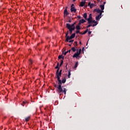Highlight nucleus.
Instances as JSON below:
<instances>
[{
	"mask_svg": "<svg viewBox=\"0 0 130 130\" xmlns=\"http://www.w3.org/2000/svg\"><path fill=\"white\" fill-rule=\"evenodd\" d=\"M61 84H58L57 89L58 90V93H64V95L67 94V88H63V86H61L62 84H64L67 82V79L64 78L63 79L60 80Z\"/></svg>",
	"mask_w": 130,
	"mask_h": 130,
	"instance_id": "obj_1",
	"label": "nucleus"
},
{
	"mask_svg": "<svg viewBox=\"0 0 130 130\" xmlns=\"http://www.w3.org/2000/svg\"><path fill=\"white\" fill-rule=\"evenodd\" d=\"M56 75L58 81V84H59V85H60V77H61V73H59V71H58V70H57L56 72Z\"/></svg>",
	"mask_w": 130,
	"mask_h": 130,
	"instance_id": "obj_2",
	"label": "nucleus"
},
{
	"mask_svg": "<svg viewBox=\"0 0 130 130\" xmlns=\"http://www.w3.org/2000/svg\"><path fill=\"white\" fill-rule=\"evenodd\" d=\"M66 25L70 27V29L72 31H74L75 29H76V26H71V24L70 23H67Z\"/></svg>",
	"mask_w": 130,
	"mask_h": 130,
	"instance_id": "obj_3",
	"label": "nucleus"
},
{
	"mask_svg": "<svg viewBox=\"0 0 130 130\" xmlns=\"http://www.w3.org/2000/svg\"><path fill=\"white\" fill-rule=\"evenodd\" d=\"M68 7H66V9L64 10V16L67 17L69 15V12H68Z\"/></svg>",
	"mask_w": 130,
	"mask_h": 130,
	"instance_id": "obj_4",
	"label": "nucleus"
},
{
	"mask_svg": "<svg viewBox=\"0 0 130 130\" xmlns=\"http://www.w3.org/2000/svg\"><path fill=\"white\" fill-rule=\"evenodd\" d=\"M65 38H66V42H69V40L73 39V38L71 36L70 37L67 36V37H65Z\"/></svg>",
	"mask_w": 130,
	"mask_h": 130,
	"instance_id": "obj_5",
	"label": "nucleus"
},
{
	"mask_svg": "<svg viewBox=\"0 0 130 130\" xmlns=\"http://www.w3.org/2000/svg\"><path fill=\"white\" fill-rule=\"evenodd\" d=\"M29 104V103L27 101H23L22 104L21 105L22 106H27V105H28Z\"/></svg>",
	"mask_w": 130,
	"mask_h": 130,
	"instance_id": "obj_6",
	"label": "nucleus"
},
{
	"mask_svg": "<svg viewBox=\"0 0 130 130\" xmlns=\"http://www.w3.org/2000/svg\"><path fill=\"white\" fill-rule=\"evenodd\" d=\"M73 58H75V57L77 59H79V58L80 57V55H79L78 54L74 53V54L73 56Z\"/></svg>",
	"mask_w": 130,
	"mask_h": 130,
	"instance_id": "obj_7",
	"label": "nucleus"
},
{
	"mask_svg": "<svg viewBox=\"0 0 130 130\" xmlns=\"http://www.w3.org/2000/svg\"><path fill=\"white\" fill-rule=\"evenodd\" d=\"M71 12L73 13H76L77 12V9L75 7H71Z\"/></svg>",
	"mask_w": 130,
	"mask_h": 130,
	"instance_id": "obj_8",
	"label": "nucleus"
},
{
	"mask_svg": "<svg viewBox=\"0 0 130 130\" xmlns=\"http://www.w3.org/2000/svg\"><path fill=\"white\" fill-rule=\"evenodd\" d=\"M77 52L75 53L76 54H78L80 55V54H81V53H82V49H80L79 50L77 49L76 50Z\"/></svg>",
	"mask_w": 130,
	"mask_h": 130,
	"instance_id": "obj_9",
	"label": "nucleus"
},
{
	"mask_svg": "<svg viewBox=\"0 0 130 130\" xmlns=\"http://www.w3.org/2000/svg\"><path fill=\"white\" fill-rule=\"evenodd\" d=\"M102 15L99 14L98 16H97L95 17V19L96 20V21H99L100 20L101 18H102Z\"/></svg>",
	"mask_w": 130,
	"mask_h": 130,
	"instance_id": "obj_10",
	"label": "nucleus"
},
{
	"mask_svg": "<svg viewBox=\"0 0 130 130\" xmlns=\"http://www.w3.org/2000/svg\"><path fill=\"white\" fill-rule=\"evenodd\" d=\"M92 23H94L92 25V27H95V26H97V25H98V22H97V21H96L95 20H92Z\"/></svg>",
	"mask_w": 130,
	"mask_h": 130,
	"instance_id": "obj_11",
	"label": "nucleus"
},
{
	"mask_svg": "<svg viewBox=\"0 0 130 130\" xmlns=\"http://www.w3.org/2000/svg\"><path fill=\"white\" fill-rule=\"evenodd\" d=\"M95 12H96V13L100 14V12H101V10L99 9H95L93 10V12L95 13Z\"/></svg>",
	"mask_w": 130,
	"mask_h": 130,
	"instance_id": "obj_12",
	"label": "nucleus"
},
{
	"mask_svg": "<svg viewBox=\"0 0 130 130\" xmlns=\"http://www.w3.org/2000/svg\"><path fill=\"white\" fill-rule=\"evenodd\" d=\"M79 22L81 23V24H84V23H86V20L84 19H80L79 20Z\"/></svg>",
	"mask_w": 130,
	"mask_h": 130,
	"instance_id": "obj_13",
	"label": "nucleus"
},
{
	"mask_svg": "<svg viewBox=\"0 0 130 130\" xmlns=\"http://www.w3.org/2000/svg\"><path fill=\"white\" fill-rule=\"evenodd\" d=\"M85 4H86V2H81L80 3V7H84L85 6Z\"/></svg>",
	"mask_w": 130,
	"mask_h": 130,
	"instance_id": "obj_14",
	"label": "nucleus"
},
{
	"mask_svg": "<svg viewBox=\"0 0 130 130\" xmlns=\"http://www.w3.org/2000/svg\"><path fill=\"white\" fill-rule=\"evenodd\" d=\"M66 27L69 30L70 34L72 35L73 34V30L70 29V26H68L66 25Z\"/></svg>",
	"mask_w": 130,
	"mask_h": 130,
	"instance_id": "obj_15",
	"label": "nucleus"
},
{
	"mask_svg": "<svg viewBox=\"0 0 130 130\" xmlns=\"http://www.w3.org/2000/svg\"><path fill=\"white\" fill-rule=\"evenodd\" d=\"M77 47L75 46L74 47H72L71 48V50H72L73 51V52H76V51L77 50Z\"/></svg>",
	"mask_w": 130,
	"mask_h": 130,
	"instance_id": "obj_16",
	"label": "nucleus"
},
{
	"mask_svg": "<svg viewBox=\"0 0 130 130\" xmlns=\"http://www.w3.org/2000/svg\"><path fill=\"white\" fill-rule=\"evenodd\" d=\"M55 69H56L57 71H59V62H57V66Z\"/></svg>",
	"mask_w": 130,
	"mask_h": 130,
	"instance_id": "obj_17",
	"label": "nucleus"
},
{
	"mask_svg": "<svg viewBox=\"0 0 130 130\" xmlns=\"http://www.w3.org/2000/svg\"><path fill=\"white\" fill-rule=\"evenodd\" d=\"M88 22V24H92L93 23V20L92 19H87V20Z\"/></svg>",
	"mask_w": 130,
	"mask_h": 130,
	"instance_id": "obj_18",
	"label": "nucleus"
},
{
	"mask_svg": "<svg viewBox=\"0 0 130 130\" xmlns=\"http://www.w3.org/2000/svg\"><path fill=\"white\" fill-rule=\"evenodd\" d=\"M87 13H85L84 14H83V18H84L85 20H88L87 18Z\"/></svg>",
	"mask_w": 130,
	"mask_h": 130,
	"instance_id": "obj_19",
	"label": "nucleus"
},
{
	"mask_svg": "<svg viewBox=\"0 0 130 130\" xmlns=\"http://www.w3.org/2000/svg\"><path fill=\"white\" fill-rule=\"evenodd\" d=\"M59 59H60L61 58H62V60H63L64 59V57L62 56V55H60L58 57Z\"/></svg>",
	"mask_w": 130,
	"mask_h": 130,
	"instance_id": "obj_20",
	"label": "nucleus"
},
{
	"mask_svg": "<svg viewBox=\"0 0 130 130\" xmlns=\"http://www.w3.org/2000/svg\"><path fill=\"white\" fill-rule=\"evenodd\" d=\"M88 29H86L82 34H81L82 35H85L86 33L88 32Z\"/></svg>",
	"mask_w": 130,
	"mask_h": 130,
	"instance_id": "obj_21",
	"label": "nucleus"
},
{
	"mask_svg": "<svg viewBox=\"0 0 130 130\" xmlns=\"http://www.w3.org/2000/svg\"><path fill=\"white\" fill-rule=\"evenodd\" d=\"M30 118H31V117L30 116H28V117L25 118V121H26V122L29 121V120H30Z\"/></svg>",
	"mask_w": 130,
	"mask_h": 130,
	"instance_id": "obj_22",
	"label": "nucleus"
},
{
	"mask_svg": "<svg viewBox=\"0 0 130 130\" xmlns=\"http://www.w3.org/2000/svg\"><path fill=\"white\" fill-rule=\"evenodd\" d=\"M75 28L76 30H81V26L79 25H77Z\"/></svg>",
	"mask_w": 130,
	"mask_h": 130,
	"instance_id": "obj_23",
	"label": "nucleus"
},
{
	"mask_svg": "<svg viewBox=\"0 0 130 130\" xmlns=\"http://www.w3.org/2000/svg\"><path fill=\"white\" fill-rule=\"evenodd\" d=\"M78 64H79V62H76V63H75V65L74 66V69H77V68H78Z\"/></svg>",
	"mask_w": 130,
	"mask_h": 130,
	"instance_id": "obj_24",
	"label": "nucleus"
},
{
	"mask_svg": "<svg viewBox=\"0 0 130 130\" xmlns=\"http://www.w3.org/2000/svg\"><path fill=\"white\" fill-rule=\"evenodd\" d=\"M93 18L92 17V14H90L89 15V18L87 19L92 20Z\"/></svg>",
	"mask_w": 130,
	"mask_h": 130,
	"instance_id": "obj_25",
	"label": "nucleus"
},
{
	"mask_svg": "<svg viewBox=\"0 0 130 130\" xmlns=\"http://www.w3.org/2000/svg\"><path fill=\"white\" fill-rule=\"evenodd\" d=\"M71 70H69L68 71V78L69 79H70V78H71Z\"/></svg>",
	"mask_w": 130,
	"mask_h": 130,
	"instance_id": "obj_26",
	"label": "nucleus"
},
{
	"mask_svg": "<svg viewBox=\"0 0 130 130\" xmlns=\"http://www.w3.org/2000/svg\"><path fill=\"white\" fill-rule=\"evenodd\" d=\"M100 7L101 8V10L102 11H103V10H104V5H101L100 6Z\"/></svg>",
	"mask_w": 130,
	"mask_h": 130,
	"instance_id": "obj_27",
	"label": "nucleus"
},
{
	"mask_svg": "<svg viewBox=\"0 0 130 130\" xmlns=\"http://www.w3.org/2000/svg\"><path fill=\"white\" fill-rule=\"evenodd\" d=\"M71 37L72 38V39L73 38H75V37H76V33H73L71 36Z\"/></svg>",
	"mask_w": 130,
	"mask_h": 130,
	"instance_id": "obj_28",
	"label": "nucleus"
},
{
	"mask_svg": "<svg viewBox=\"0 0 130 130\" xmlns=\"http://www.w3.org/2000/svg\"><path fill=\"white\" fill-rule=\"evenodd\" d=\"M93 27V25H92V24H88V25L87 26H86V28H90V27Z\"/></svg>",
	"mask_w": 130,
	"mask_h": 130,
	"instance_id": "obj_29",
	"label": "nucleus"
},
{
	"mask_svg": "<svg viewBox=\"0 0 130 130\" xmlns=\"http://www.w3.org/2000/svg\"><path fill=\"white\" fill-rule=\"evenodd\" d=\"M68 52H69V53H71V50H68V51L65 52L64 53V55H67V53H68Z\"/></svg>",
	"mask_w": 130,
	"mask_h": 130,
	"instance_id": "obj_30",
	"label": "nucleus"
},
{
	"mask_svg": "<svg viewBox=\"0 0 130 130\" xmlns=\"http://www.w3.org/2000/svg\"><path fill=\"white\" fill-rule=\"evenodd\" d=\"M77 23V22H74L73 24L71 25V27H76L75 25Z\"/></svg>",
	"mask_w": 130,
	"mask_h": 130,
	"instance_id": "obj_31",
	"label": "nucleus"
},
{
	"mask_svg": "<svg viewBox=\"0 0 130 130\" xmlns=\"http://www.w3.org/2000/svg\"><path fill=\"white\" fill-rule=\"evenodd\" d=\"M62 64H63V60H61V62L60 63V67L62 66Z\"/></svg>",
	"mask_w": 130,
	"mask_h": 130,
	"instance_id": "obj_32",
	"label": "nucleus"
},
{
	"mask_svg": "<svg viewBox=\"0 0 130 130\" xmlns=\"http://www.w3.org/2000/svg\"><path fill=\"white\" fill-rule=\"evenodd\" d=\"M93 7H94V4H90V9H92V8H93Z\"/></svg>",
	"mask_w": 130,
	"mask_h": 130,
	"instance_id": "obj_33",
	"label": "nucleus"
},
{
	"mask_svg": "<svg viewBox=\"0 0 130 130\" xmlns=\"http://www.w3.org/2000/svg\"><path fill=\"white\" fill-rule=\"evenodd\" d=\"M75 46H78V42H74Z\"/></svg>",
	"mask_w": 130,
	"mask_h": 130,
	"instance_id": "obj_34",
	"label": "nucleus"
},
{
	"mask_svg": "<svg viewBox=\"0 0 130 130\" xmlns=\"http://www.w3.org/2000/svg\"><path fill=\"white\" fill-rule=\"evenodd\" d=\"M33 63V61L32 60H29V64L31 65Z\"/></svg>",
	"mask_w": 130,
	"mask_h": 130,
	"instance_id": "obj_35",
	"label": "nucleus"
},
{
	"mask_svg": "<svg viewBox=\"0 0 130 130\" xmlns=\"http://www.w3.org/2000/svg\"><path fill=\"white\" fill-rule=\"evenodd\" d=\"M69 31H69V30L67 31V32L66 34V36L65 37L69 36Z\"/></svg>",
	"mask_w": 130,
	"mask_h": 130,
	"instance_id": "obj_36",
	"label": "nucleus"
},
{
	"mask_svg": "<svg viewBox=\"0 0 130 130\" xmlns=\"http://www.w3.org/2000/svg\"><path fill=\"white\" fill-rule=\"evenodd\" d=\"M102 13H104V11H103V10H101V12H100V15H101L102 16Z\"/></svg>",
	"mask_w": 130,
	"mask_h": 130,
	"instance_id": "obj_37",
	"label": "nucleus"
},
{
	"mask_svg": "<svg viewBox=\"0 0 130 130\" xmlns=\"http://www.w3.org/2000/svg\"><path fill=\"white\" fill-rule=\"evenodd\" d=\"M76 33H77V34H80V30H77L76 31Z\"/></svg>",
	"mask_w": 130,
	"mask_h": 130,
	"instance_id": "obj_38",
	"label": "nucleus"
},
{
	"mask_svg": "<svg viewBox=\"0 0 130 130\" xmlns=\"http://www.w3.org/2000/svg\"><path fill=\"white\" fill-rule=\"evenodd\" d=\"M75 7V4H72L71 8H74Z\"/></svg>",
	"mask_w": 130,
	"mask_h": 130,
	"instance_id": "obj_39",
	"label": "nucleus"
},
{
	"mask_svg": "<svg viewBox=\"0 0 130 130\" xmlns=\"http://www.w3.org/2000/svg\"><path fill=\"white\" fill-rule=\"evenodd\" d=\"M81 24H82V23L79 21V22L78 24L77 25V26H79L80 27Z\"/></svg>",
	"mask_w": 130,
	"mask_h": 130,
	"instance_id": "obj_40",
	"label": "nucleus"
},
{
	"mask_svg": "<svg viewBox=\"0 0 130 130\" xmlns=\"http://www.w3.org/2000/svg\"><path fill=\"white\" fill-rule=\"evenodd\" d=\"M73 42H74V40H71L69 41V43H72V44H73Z\"/></svg>",
	"mask_w": 130,
	"mask_h": 130,
	"instance_id": "obj_41",
	"label": "nucleus"
},
{
	"mask_svg": "<svg viewBox=\"0 0 130 130\" xmlns=\"http://www.w3.org/2000/svg\"><path fill=\"white\" fill-rule=\"evenodd\" d=\"M55 88H57V87H58V85H57L56 84H54Z\"/></svg>",
	"mask_w": 130,
	"mask_h": 130,
	"instance_id": "obj_42",
	"label": "nucleus"
},
{
	"mask_svg": "<svg viewBox=\"0 0 130 130\" xmlns=\"http://www.w3.org/2000/svg\"><path fill=\"white\" fill-rule=\"evenodd\" d=\"M91 33H92V31H89L88 32V34L89 35H90V34H91Z\"/></svg>",
	"mask_w": 130,
	"mask_h": 130,
	"instance_id": "obj_43",
	"label": "nucleus"
},
{
	"mask_svg": "<svg viewBox=\"0 0 130 130\" xmlns=\"http://www.w3.org/2000/svg\"><path fill=\"white\" fill-rule=\"evenodd\" d=\"M77 18H78V19H81V16H80V15L78 16H77Z\"/></svg>",
	"mask_w": 130,
	"mask_h": 130,
	"instance_id": "obj_44",
	"label": "nucleus"
},
{
	"mask_svg": "<svg viewBox=\"0 0 130 130\" xmlns=\"http://www.w3.org/2000/svg\"><path fill=\"white\" fill-rule=\"evenodd\" d=\"M88 6L90 7L91 6V3H88Z\"/></svg>",
	"mask_w": 130,
	"mask_h": 130,
	"instance_id": "obj_45",
	"label": "nucleus"
},
{
	"mask_svg": "<svg viewBox=\"0 0 130 130\" xmlns=\"http://www.w3.org/2000/svg\"><path fill=\"white\" fill-rule=\"evenodd\" d=\"M62 72V70H60L59 71V73L61 74V72Z\"/></svg>",
	"mask_w": 130,
	"mask_h": 130,
	"instance_id": "obj_46",
	"label": "nucleus"
},
{
	"mask_svg": "<svg viewBox=\"0 0 130 130\" xmlns=\"http://www.w3.org/2000/svg\"><path fill=\"white\" fill-rule=\"evenodd\" d=\"M105 4H106V2H104L103 6H105Z\"/></svg>",
	"mask_w": 130,
	"mask_h": 130,
	"instance_id": "obj_47",
	"label": "nucleus"
},
{
	"mask_svg": "<svg viewBox=\"0 0 130 130\" xmlns=\"http://www.w3.org/2000/svg\"><path fill=\"white\" fill-rule=\"evenodd\" d=\"M68 22H69V23H71V22H72V20H69L68 21Z\"/></svg>",
	"mask_w": 130,
	"mask_h": 130,
	"instance_id": "obj_48",
	"label": "nucleus"
},
{
	"mask_svg": "<svg viewBox=\"0 0 130 130\" xmlns=\"http://www.w3.org/2000/svg\"><path fill=\"white\" fill-rule=\"evenodd\" d=\"M84 50H85V48L83 47L82 48V51H84Z\"/></svg>",
	"mask_w": 130,
	"mask_h": 130,
	"instance_id": "obj_49",
	"label": "nucleus"
},
{
	"mask_svg": "<svg viewBox=\"0 0 130 130\" xmlns=\"http://www.w3.org/2000/svg\"><path fill=\"white\" fill-rule=\"evenodd\" d=\"M79 44L81 45V44H82V42H79Z\"/></svg>",
	"mask_w": 130,
	"mask_h": 130,
	"instance_id": "obj_50",
	"label": "nucleus"
},
{
	"mask_svg": "<svg viewBox=\"0 0 130 130\" xmlns=\"http://www.w3.org/2000/svg\"><path fill=\"white\" fill-rule=\"evenodd\" d=\"M76 0H73V2H76Z\"/></svg>",
	"mask_w": 130,
	"mask_h": 130,
	"instance_id": "obj_51",
	"label": "nucleus"
},
{
	"mask_svg": "<svg viewBox=\"0 0 130 130\" xmlns=\"http://www.w3.org/2000/svg\"><path fill=\"white\" fill-rule=\"evenodd\" d=\"M69 46H70V47L72 46V45H69Z\"/></svg>",
	"mask_w": 130,
	"mask_h": 130,
	"instance_id": "obj_52",
	"label": "nucleus"
},
{
	"mask_svg": "<svg viewBox=\"0 0 130 130\" xmlns=\"http://www.w3.org/2000/svg\"><path fill=\"white\" fill-rule=\"evenodd\" d=\"M67 66H68V64L66 65V68H67Z\"/></svg>",
	"mask_w": 130,
	"mask_h": 130,
	"instance_id": "obj_53",
	"label": "nucleus"
},
{
	"mask_svg": "<svg viewBox=\"0 0 130 130\" xmlns=\"http://www.w3.org/2000/svg\"><path fill=\"white\" fill-rule=\"evenodd\" d=\"M85 1V2H86V1H88V0H84Z\"/></svg>",
	"mask_w": 130,
	"mask_h": 130,
	"instance_id": "obj_54",
	"label": "nucleus"
},
{
	"mask_svg": "<svg viewBox=\"0 0 130 130\" xmlns=\"http://www.w3.org/2000/svg\"><path fill=\"white\" fill-rule=\"evenodd\" d=\"M59 95H61V94H60H60H59Z\"/></svg>",
	"mask_w": 130,
	"mask_h": 130,
	"instance_id": "obj_55",
	"label": "nucleus"
}]
</instances>
